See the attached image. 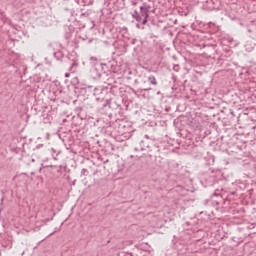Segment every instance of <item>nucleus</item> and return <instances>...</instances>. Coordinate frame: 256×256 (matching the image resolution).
Here are the masks:
<instances>
[{"label": "nucleus", "mask_w": 256, "mask_h": 256, "mask_svg": "<svg viewBox=\"0 0 256 256\" xmlns=\"http://www.w3.org/2000/svg\"><path fill=\"white\" fill-rule=\"evenodd\" d=\"M133 19H136V21L140 22L141 21V15H139V12H137V10H135L132 14Z\"/></svg>", "instance_id": "1"}, {"label": "nucleus", "mask_w": 256, "mask_h": 256, "mask_svg": "<svg viewBox=\"0 0 256 256\" xmlns=\"http://www.w3.org/2000/svg\"><path fill=\"white\" fill-rule=\"evenodd\" d=\"M149 83H151V85H157V79L155 78V76H150L148 78Z\"/></svg>", "instance_id": "2"}, {"label": "nucleus", "mask_w": 256, "mask_h": 256, "mask_svg": "<svg viewBox=\"0 0 256 256\" xmlns=\"http://www.w3.org/2000/svg\"><path fill=\"white\" fill-rule=\"evenodd\" d=\"M148 11V13H149V11L151 10V6H149V5H144V6H141L140 7V11Z\"/></svg>", "instance_id": "3"}, {"label": "nucleus", "mask_w": 256, "mask_h": 256, "mask_svg": "<svg viewBox=\"0 0 256 256\" xmlns=\"http://www.w3.org/2000/svg\"><path fill=\"white\" fill-rule=\"evenodd\" d=\"M141 16L144 18H149V12L147 10H141Z\"/></svg>", "instance_id": "4"}, {"label": "nucleus", "mask_w": 256, "mask_h": 256, "mask_svg": "<svg viewBox=\"0 0 256 256\" xmlns=\"http://www.w3.org/2000/svg\"><path fill=\"white\" fill-rule=\"evenodd\" d=\"M131 5H133V7H135L137 5V0H132Z\"/></svg>", "instance_id": "5"}, {"label": "nucleus", "mask_w": 256, "mask_h": 256, "mask_svg": "<svg viewBox=\"0 0 256 256\" xmlns=\"http://www.w3.org/2000/svg\"><path fill=\"white\" fill-rule=\"evenodd\" d=\"M147 19H148V18H144V19H143L142 25H147Z\"/></svg>", "instance_id": "6"}, {"label": "nucleus", "mask_w": 256, "mask_h": 256, "mask_svg": "<svg viewBox=\"0 0 256 256\" xmlns=\"http://www.w3.org/2000/svg\"><path fill=\"white\" fill-rule=\"evenodd\" d=\"M90 61H97V58L96 57H90Z\"/></svg>", "instance_id": "7"}, {"label": "nucleus", "mask_w": 256, "mask_h": 256, "mask_svg": "<svg viewBox=\"0 0 256 256\" xmlns=\"http://www.w3.org/2000/svg\"><path fill=\"white\" fill-rule=\"evenodd\" d=\"M179 69V65L174 66V71H177Z\"/></svg>", "instance_id": "8"}, {"label": "nucleus", "mask_w": 256, "mask_h": 256, "mask_svg": "<svg viewBox=\"0 0 256 256\" xmlns=\"http://www.w3.org/2000/svg\"><path fill=\"white\" fill-rule=\"evenodd\" d=\"M144 91H151V88H146L144 89Z\"/></svg>", "instance_id": "9"}, {"label": "nucleus", "mask_w": 256, "mask_h": 256, "mask_svg": "<svg viewBox=\"0 0 256 256\" xmlns=\"http://www.w3.org/2000/svg\"><path fill=\"white\" fill-rule=\"evenodd\" d=\"M69 75H70L69 73H66V74H65V77H69Z\"/></svg>", "instance_id": "10"}, {"label": "nucleus", "mask_w": 256, "mask_h": 256, "mask_svg": "<svg viewBox=\"0 0 256 256\" xmlns=\"http://www.w3.org/2000/svg\"><path fill=\"white\" fill-rule=\"evenodd\" d=\"M51 152H52V153H55V149L52 148V149H51Z\"/></svg>", "instance_id": "11"}, {"label": "nucleus", "mask_w": 256, "mask_h": 256, "mask_svg": "<svg viewBox=\"0 0 256 256\" xmlns=\"http://www.w3.org/2000/svg\"><path fill=\"white\" fill-rule=\"evenodd\" d=\"M130 157H131V159H133V155H131Z\"/></svg>", "instance_id": "12"}]
</instances>
